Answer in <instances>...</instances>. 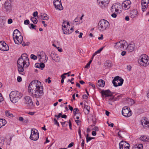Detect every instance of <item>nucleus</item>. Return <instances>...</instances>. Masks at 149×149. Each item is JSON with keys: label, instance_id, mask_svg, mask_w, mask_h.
Segmentation results:
<instances>
[{"label": "nucleus", "instance_id": "obj_59", "mask_svg": "<svg viewBox=\"0 0 149 149\" xmlns=\"http://www.w3.org/2000/svg\"><path fill=\"white\" fill-rule=\"evenodd\" d=\"M74 143L73 142H71L68 146V148H70L73 146Z\"/></svg>", "mask_w": 149, "mask_h": 149}, {"label": "nucleus", "instance_id": "obj_31", "mask_svg": "<svg viewBox=\"0 0 149 149\" xmlns=\"http://www.w3.org/2000/svg\"><path fill=\"white\" fill-rule=\"evenodd\" d=\"M105 82L102 80H99L97 82V85L100 87H103L104 86Z\"/></svg>", "mask_w": 149, "mask_h": 149}, {"label": "nucleus", "instance_id": "obj_33", "mask_svg": "<svg viewBox=\"0 0 149 149\" xmlns=\"http://www.w3.org/2000/svg\"><path fill=\"white\" fill-rule=\"evenodd\" d=\"M115 6V7L116 9V13H119V10L120 8V5L116 3L113 5Z\"/></svg>", "mask_w": 149, "mask_h": 149}, {"label": "nucleus", "instance_id": "obj_44", "mask_svg": "<svg viewBox=\"0 0 149 149\" xmlns=\"http://www.w3.org/2000/svg\"><path fill=\"white\" fill-rule=\"evenodd\" d=\"M19 32H20L18 30H17V29L15 30L14 31L13 36H14L16 34H17V33H19Z\"/></svg>", "mask_w": 149, "mask_h": 149}, {"label": "nucleus", "instance_id": "obj_14", "mask_svg": "<svg viewBox=\"0 0 149 149\" xmlns=\"http://www.w3.org/2000/svg\"><path fill=\"white\" fill-rule=\"evenodd\" d=\"M100 93L102 98L104 97H107L109 96H112L113 94V93L111 92L109 89L102 90L100 92Z\"/></svg>", "mask_w": 149, "mask_h": 149}, {"label": "nucleus", "instance_id": "obj_38", "mask_svg": "<svg viewBox=\"0 0 149 149\" xmlns=\"http://www.w3.org/2000/svg\"><path fill=\"white\" fill-rule=\"evenodd\" d=\"M141 139L143 141H147L148 139H147L146 136H143L140 137Z\"/></svg>", "mask_w": 149, "mask_h": 149}, {"label": "nucleus", "instance_id": "obj_41", "mask_svg": "<svg viewBox=\"0 0 149 149\" xmlns=\"http://www.w3.org/2000/svg\"><path fill=\"white\" fill-rule=\"evenodd\" d=\"M94 139L93 137H90L88 136V135L87 134V136L86 137V140L87 142H88V141H90L91 140L93 139Z\"/></svg>", "mask_w": 149, "mask_h": 149}, {"label": "nucleus", "instance_id": "obj_50", "mask_svg": "<svg viewBox=\"0 0 149 149\" xmlns=\"http://www.w3.org/2000/svg\"><path fill=\"white\" fill-rule=\"evenodd\" d=\"M17 81L18 82H20L22 81L21 77L20 76H18L17 77Z\"/></svg>", "mask_w": 149, "mask_h": 149}, {"label": "nucleus", "instance_id": "obj_16", "mask_svg": "<svg viewBox=\"0 0 149 149\" xmlns=\"http://www.w3.org/2000/svg\"><path fill=\"white\" fill-rule=\"evenodd\" d=\"M99 5L102 8L105 7L109 3V0H97Z\"/></svg>", "mask_w": 149, "mask_h": 149}, {"label": "nucleus", "instance_id": "obj_64", "mask_svg": "<svg viewBox=\"0 0 149 149\" xmlns=\"http://www.w3.org/2000/svg\"><path fill=\"white\" fill-rule=\"evenodd\" d=\"M93 130L95 131H98V128L97 127H95L93 128Z\"/></svg>", "mask_w": 149, "mask_h": 149}, {"label": "nucleus", "instance_id": "obj_60", "mask_svg": "<svg viewBox=\"0 0 149 149\" xmlns=\"http://www.w3.org/2000/svg\"><path fill=\"white\" fill-rule=\"evenodd\" d=\"M45 80L46 82H47L48 80V82L49 84L51 82L50 78L49 77L47 79H46Z\"/></svg>", "mask_w": 149, "mask_h": 149}, {"label": "nucleus", "instance_id": "obj_23", "mask_svg": "<svg viewBox=\"0 0 149 149\" xmlns=\"http://www.w3.org/2000/svg\"><path fill=\"white\" fill-rule=\"evenodd\" d=\"M13 39L15 44H19L22 43L23 38L22 36H21Z\"/></svg>", "mask_w": 149, "mask_h": 149}, {"label": "nucleus", "instance_id": "obj_26", "mask_svg": "<svg viewBox=\"0 0 149 149\" xmlns=\"http://www.w3.org/2000/svg\"><path fill=\"white\" fill-rule=\"evenodd\" d=\"M134 48V44H130L127 46V49L128 50L129 52H132Z\"/></svg>", "mask_w": 149, "mask_h": 149}, {"label": "nucleus", "instance_id": "obj_28", "mask_svg": "<svg viewBox=\"0 0 149 149\" xmlns=\"http://www.w3.org/2000/svg\"><path fill=\"white\" fill-rule=\"evenodd\" d=\"M90 107L88 105H85L84 111L86 114H88L90 111Z\"/></svg>", "mask_w": 149, "mask_h": 149}, {"label": "nucleus", "instance_id": "obj_19", "mask_svg": "<svg viewBox=\"0 0 149 149\" xmlns=\"http://www.w3.org/2000/svg\"><path fill=\"white\" fill-rule=\"evenodd\" d=\"M149 3V0H141L142 10L143 12L145 11L144 10L145 9L148 7Z\"/></svg>", "mask_w": 149, "mask_h": 149}, {"label": "nucleus", "instance_id": "obj_42", "mask_svg": "<svg viewBox=\"0 0 149 149\" xmlns=\"http://www.w3.org/2000/svg\"><path fill=\"white\" fill-rule=\"evenodd\" d=\"M79 109L77 108H75L73 110V113L74 116H75L77 114V112L79 111Z\"/></svg>", "mask_w": 149, "mask_h": 149}, {"label": "nucleus", "instance_id": "obj_15", "mask_svg": "<svg viewBox=\"0 0 149 149\" xmlns=\"http://www.w3.org/2000/svg\"><path fill=\"white\" fill-rule=\"evenodd\" d=\"M119 144L120 149H129L130 144L126 141H122Z\"/></svg>", "mask_w": 149, "mask_h": 149}, {"label": "nucleus", "instance_id": "obj_54", "mask_svg": "<svg viewBox=\"0 0 149 149\" xmlns=\"http://www.w3.org/2000/svg\"><path fill=\"white\" fill-rule=\"evenodd\" d=\"M13 22V20L12 19H9L8 20V23L9 24H10Z\"/></svg>", "mask_w": 149, "mask_h": 149}, {"label": "nucleus", "instance_id": "obj_62", "mask_svg": "<svg viewBox=\"0 0 149 149\" xmlns=\"http://www.w3.org/2000/svg\"><path fill=\"white\" fill-rule=\"evenodd\" d=\"M69 127L70 128V129H72V124H71V121L70 120H69Z\"/></svg>", "mask_w": 149, "mask_h": 149}, {"label": "nucleus", "instance_id": "obj_13", "mask_svg": "<svg viewBox=\"0 0 149 149\" xmlns=\"http://www.w3.org/2000/svg\"><path fill=\"white\" fill-rule=\"evenodd\" d=\"M131 2L129 0H126L124 1L122 5V8L124 10L129 9L131 6Z\"/></svg>", "mask_w": 149, "mask_h": 149}, {"label": "nucleus", "instance_id": "obj_39", "mask_svg": "<svg viewBox=\"0 0 149 149\" xmlns=\"http://www.w3.org/2000/svg\"><path fill=\"white\" fill-rule=\"evenodd\" d=\"M30 58L31 59L35 60L37 59L38 57L33 54H31L30 56Z\"/></svg>", "mask_w": 149, "mask_h": 149}, {"label": "nucleus", "instance_id": "obj_47", "mask_svg": "<svg viewBox=\"0 0 149 149\" xmlns=\"http://www.w3.org/2000/svg\"><path fill=\"white\" fill-rule=\"evenodd\" d=\"M54 124L57 125L58 126H59V124L58 123L57 121V120H56V118H54Z\"/></svg>", "mask_w": 149, "mask_h": 149}, {"label": "nucleus", "instance_id": "obj_30", "mask_svg": "<svg viewBox=\"0 0 149 149\" xmlns=\"http://www.w3.org/2000/svg\"><path fill=\"white\" fill-rule=\"evenodd\" d=\"M6 123V120L4 119H0V128Z\"/></svg>", "mask_w": 149, "mask_h": 149}, {"label": "nucleus", "instance_id": "obj_40", "mask_svg": "<svg viewBox=\"0 0 149 149\" xmlns=\"http://www.w3.org/2000/svg\"><path fill=\"white\" fill-rule=\"evenodd\" d=\"M103 49V47L99 49L95 52L93 54V56H95L97 54L100 53L102 50Z\"/></svg>", "mask_w": 149, "mask_h": 149}, {"label": "nucleus", "instance_id": "obj_22", "mask_svg": "<svg viewBox=\"0 0 149 149\" xmlns=\"http://www.w3.org/2000/svg\"><path fill=\"white\" fill-rule=\"evenodd\" d=\"M138 12L137 10L134 9L132 10L130 13V17L132 18L137 16Z\"/></svg>", "mask_w": 149, "mask_h": 149}, {"label": "nucleus", "instance_id": "obj_51", "mask_svg": "<svg viewBox=\"0 0 149 149\" xmlns=\"http://www.w3.org/2000/svg\"><path fill=\"white\" fill-rule=\"evenodd\" d=\"M78 132V134H79V135L80 138H81V130H80V127H79V128Z\"/></svg>", "mask_w": 149, "mask_h": 149}, {"label": "nucleus", "instance_id": "obj_48", "mask_svg": "<svg viewBox=\"0 0 149 149\" xmlns=\"http://www.w3.org/2000/svg\"><path fill=\"white\" fill-rule=\"evenodd\" d=\"M118 14V13H113L112 14L111 16L112 17L115 18L117 16V14Z\"/></svg>", "mask_w": 149, "mask_h": 149}, {"label": "nucleus", "instance_id": "obj_63", "mask_svg": "<svg viewBox=\"0 0 149 149\" xmlns=\"http://www.w3.org/2000/svg\"><path fill=\"white\" fill-rule=\"evenodd\" d=\"M19 120L20 121H22L24 120V118L22 117H20L19 118Z\"/></svg>", "mask_w": 149, "mask_h": 149}, {"label": "nucleus", "instance_id": "obj_3", "mask_svg": "<svg viewBox=\"0 0 149 149\" xmlns=\"http://www.w3.org/2000/svg\"><path fill=\"white\" fill-rule=\"evenodd\" d=\"M10 101L13 103H15L22 97V94L17 91L11 92L10 94Z\"/></svg>", "mask_w": 149, "mask_h": 149}, {"label": "nucleus", "instance_id": "obj_27", "mask_svg": "<svg viewBox=\"0 0 149 149\" xmlns=\"http://www.w3.org/2000/svg\"><path fill=\"white\" fill-rule=\"evenodd\" d=\"M6 22V19L4 16H1L0 17V24L1 25H4Z\"/></svg>", "mask_w": 149, "mask_h": 149}, {"label": "nucleus", "instance_id": "obj_35", "mask_svg": "<svg viewBox=\"0 0 149 149\" xmlns=\"http://www.w3.org/2000/svg\"><path fill=\"white\" fill-rule=\"evenodd\" d=\"M63 33L64 34H69L70 33H69V29H67V28L65 29H63Z\"/></svg>", "mask_w": 149, "mask_h": 149}, {"label": "nucleus", "instance_id": "obj_25", "mask_svg": "<svg viewBox=\"0 0 149 149\" xmlns=\"http://www.w3.org/2000/svg\"><path fill=\"white\" fill-rule=\"evenodd\" d=\"M4 9L6 11H8L11 9L12 6L10 3L5 2L4 4Z\"/></svg>", "mask_w": 149, "mask_h": 149}, {"label": "nucleus", "instance_id": "obj_46", "mask_svg": "<svg viewBox=\"0 0 149 149\" xmlns=\"http://www.w3.org/2000/svg\"><path fill=\"white\" fill-rule=\"evenodd\" d=\"M123 131H119L118 132V136H119L120 137H122L121 136V134L122 133H123Z\"/></svg>", "mask_w": 149, "mask_h": 149}, {"label": "nucleus", "instance_id": "obj_12", "mask_svg": "<svg viewBox=\"0 0 149 149\" xmlns=\"http://www.w3.org/2000/svg\"><path fill=\"white\" fill-rule=\"evenodd\" d=\"M53 3L55 7L57 10H62L63 9L61 0H54Z\"/></svg>", "mask_w": 149, "mask_h": 149}, {"label": "nucleus", "instance_id": "obj_32", "mask_svg": "<svg viewBox=\"0 0 149 149\" xmlns=\"http://www.w3.org/2000/svg\"><path fill=\"white\" fill-rule=\"evenodd\" d=\"M5 114L6 116L9 118L13 117V115L8 110L5 111Z\"/></svg>", "mask_w": 149, "mask_h": 149}, {"label": "nucleus", "instance_id": "obj_49", "mask_svg": "<svg viewBox=\"0 0 149 149\" xmlns=\"http://www.w3.org/2000/svg\"><path fill=\"white\" fill-rule=\"evenodd\" d=\"M29 23V20L26 19L24 20V24H28Z\"/></svg>", "mask_w": 149, "mask_h": 149}, {"label": "nucleus", "instance_id": "obj_36", "mask_svg": "<svg viewBox=\"0 0 149 149\" xmlns=\"http://www.w3.org/2000/svg\"><path fill=\"white\" fill-rule=\"evenodd\" d=\"M111 10L112 13H116V9L115 7V6L113 5L111 7Z\"/></svg>", "mask_w": 149, "mask_h": 149}, {"label": "nucleus", "instance_id": "obj_52", "mask_svg": "<svg viewBox=\"0 0 149 149\" xmlns=\"http://www.w3.org/2000/svg\"><path fill=\"white\" fill-rule=\"evenodd\" d=\"M62 114L61 113H59L58 115H55V117H57V119L58 120V118L60 117L62 115Z\"/></svg>", "mask_w": 149, "mask_h": 149}, {"label": "nucleus", "instance_id": "obj_11", "mask_svg": "<svg viewBox=\"0 0 149 149\" xmlns=\"http://www.w3.org/2000/svg\"><path fill=\"white\" fill-rule=\"evenodd\" d=\"M38 56L40 61L44 62L45 63L47 61L48 58L44 52L42 51L38 53Z\"/></svg>", "mask_w": 149, "mask_h": 149}, {"label": "nucleus", "instance_id": "obj_2", "mask_svg": "<svg viewBox=\"0 0 149 149\" xmlns=\"http://www.w3.org/2000/svg\"><path fill=\"white\" fill-rule=\"evenodd\" d=\"M17 65L23 66L27 68L30 65L29 61L27 54L24 53L22 54L17 61Z\"/></svg>", "mask_w": 149, "mask_h": 149}, {"label": "nucleus", "instance_id": "obj_58", "mask_svg": "<svg viewBox=\"0 0 149 149\" xmlns=\"http://www.w3.org/2000/svg\"><path fill=\"white\" fill-rule=\"evenodd\" d=\"M35 27V26L33 24H30V26H29V27L30 28H32V29H35L34 27Z\"/></svg>", "mask_w": 149, "mask_h": 149}, {"label": "nucleus", "instance_id": "obj_9", "mask_svg": "<svg viewBox=\"0 0 149 149\" xmlns=\"http://www.w3.org/2000/svg\"><path fill=\"white\" fill-rule=\"evenodd\" d=\"M39 138V135L38 131L34 129H32L31 131V134L30 136V139L33 141H36Z\"/></svg>", "mask_w": 149, "mask_h": 149}, {"label": "nucleus", "instance_id": "obj_56", "mask_svg": "<svg viewBox=\"0 0 149 149\" xmlns=\"http://www.w3.org/2000/svg\"><path fill=\"white\" fill-rule=\"evenodd\" d=\"M3 100V99L2 96L1 94L0 93V102H1Z\"/></svg>", "mask_w": 149, "mask_h": 149}, {"label": "nucleus", "instance_id": "obj_18", "mask_svg": "<svg viewBox=\"0 0 149 149\" xmlns=\"http://www.w3.org/2000/svg\"><path fill=\"white\" fill-rule=\"evenodd\" d=\"M50 56L52 59L56 62H59L60 61V58L58 55L55 53L52 52L50 54Z\"/></svg>", "mask_w": 149, "mask_h": 149}, {"label": "nucleus", "instance_id": "obj_24", "mask_svg": "<svg viewBox=\"0 0 149 149\" xmlns=\"http://www.w3.org/2000/svg\"><path fill=\"white\" fill-rule=\"evenodd\" d=\"M35 66L36 68H39L40 69L42 70L45 67V65L43 63L41 62L40 63H36Z\"/></svg>", "mask_w": 149, "mask_h": 149}, {"label": "nucleus", "instance_id": "obj_21", "mask_svg": "<svg viewBox=\"0 0 149 149\" xmlns=\"http://www.w3.org/2000/svg\"><path fill=\"white\" fill-rule=\"evenodd\" d=\"M18 70L19 73L21 74L24 75L25 74V72L24 71V69H25V68H24L23 66L19 65H17Z\"/></svg>", "mask_w": 149, "mask_h": 149}, {"label": "nucleus", "instance_id": "obj_29", "mask_svg": "<svg viewBox=\"0 0 149 149\" xmlns=\"http://www.w3.org/2000/svg\"><path fill=\"white\" fill-rule=\"evenodd\" d=\"M143 145L141 144H137L134 146L132 149H143Z\"/></svg>", "mask_w": 149, "mask_h": 149}, {"label": "nucleus", "instance_id": "obj_10", "mask_svg": "<svg viewBox=\"0 0 149 149\" xmlns=\"http://www.w3.org/2000/svg\"><path fill=\"white\" fill-rule=\"evenodd\" d=\"M122 114L124 116L126 117H129L132 115L131 110L127 107H124L123 108L122 111Z\"/></svg>", "mask_w": 149, "mask_h": 149}, {"label": "nucleus", "instance_id": "obj_20", "mask_svg": "<svg viewBox=\"0 0 149 149\" xmlns=\"http://www.w3.org/2000/svg\"><path fill=\"white\" fill-rule=\"evenodd\" d=\"M142 125H143L144 127H149V122L146 118H142L141 120Z\"/></svg>", "mask_w": 149, "mask_h": 149}, {"label": "nucleus", "instance_id": "obj_34", "mask_svg": "<svg viewBox=\"0 0 149 149\" xmlns=\"http://www.w3.org/2000/svg\"><path fill=\"white\" fill-rule=\"evenodd\" d=\"M40 16L42 17H43V19L44 20H48L49 19V16H48L46 14H44L43 15H41Z\"/></svg>", "mask_w": 149, "mask_h": 149}, {"label": "nucleus", "instance_id": "obj_61", "mask_svg": "<svg viewBox=\"0 0 149 149\" xmlns=\"http://www.w3.org/2000/svg\"><path fill=\"white\" fill-rule=\"evenodd\" d=\"M89 85L91 86L94 88H95V85L91 82L89 83Z\"/></svg>", "mask_w": 149, "mask_h": 149}, {"label": "nucleus", "instance_id": "obj_17", "mask_svg": "<svg viewBox=\"0 0 149 149\" xmlns=\"http://www.w3.org/2000/svg\"><path fill=\"white\" fill-rule=\"evenodd\" d=\"M9 49L8 46L4 42H0V50L3 51H7Z\"/></svg>", "mask_w": 149, "mask_h": 149}, {"label": "nucleus", "instance_id": "obj_8", "mask_svg": "<svg viewBox=\"0 0 149 149\" xmlns=\"http://www.w3.org/2000/svg\"><path fill=\"white\" fill-rule=\"evenodd\" d=\"M127 42L124 40H121L119 42L115 43L114 47L117 49H120L122 50L124 47L126 45Z\"/></svg>", "mask_w": 149, "mask_h": 149}, {"label": "nucleus", "instance_id": "obj_53", "mask_svg": "<svg viewBox=\"0 0 149 149\" xmlns=\"http://www.w3.org/2000/svg\"><path fill=\"white\" fill-rule=\"evenodd\" d=\"M38 14V13L37 11H36L33 13V15L34 17H36L37 16Z\"/></svg>", "mask_w": 149, "mask_h": 149}, {"label": "nucleus", "instance_id": "obj_43", "mask_svg": "<svg viewBox=\"0 0 149 149\" xmlns=\"http://www.w3.org/2000/svg\"><path fill=\"white\" fill-rule=\"evenodd\" d=\"M21 36L20 35V32L18 33L17 34H16L14 36H13V39H15L19 37L20 36Z\"/></svg>", "mask_w": 149, "mask_h": 149}, {"label": "nucleus", "instance_id": "obj_37", "mask_svg": "<svg viewBox=\"0 0 149 149\" xmlns=\"http://www.w3.org/2000/svg\"><path fill=\"white\" fill-rule=\"evenodd\" d=\"M31 19L34 24H36L38 20L36 18H34V17H31Z\"/></svg>", "mask_w": 149, "mask_h": 149}, {"label": "nucleus", "instance_id": "obj_6", "mask_svg": "<svg viewBox=\"0 0 149 149\" xmlns=\"http://www.w3.org/2000/svg\"><path fill=\"white\" fill-rule=\"evenodd\" d=\"M124 81V80L119 76L115 77L113 79L112 82L115 87L122 86Z\"/></svg>", "mask_w": 149, "mask_h": 149}, {"label": "nucleus", "instance_id": "obj_57", "mask_svg": "<svg viewBox=\"0 0 149 149\" xmlns=\"http://www.w3.org/2000/svg\"><path fill=\"white\" fill-rule=\"evenodd\" d=\"M75 122L77 123L78 125H79L80 124V121L78 120H75Z\"/></svg>", "mask_w": 149, "mask_h": 149}, {"label": "nucleus", "instance_id": "obj_45", "mask_svg": "<svg viewBox=\"0 0 149 149\" xmlns=\"http://www.w3.org/2000/svg\"><path fill=\"white\" fill-rule=\"evenodd\" d=\"M66 23V22H64L62 23V27H63V28H62V30L63 29H65L66 28V25H65Z\"/></svg>", "mask_w": 149, "mask_h": 149}, {"label": "nucleus", "instance_id": "obj_5", "mask_svg": "<svg viewBox=\"0 0 149 149\" xmlns=\"http://www.w3.org/2000/svg\"><path fill=\"white\" fill-rule=\"evenodd\" d=\"M138 63L143 66L146 67L149 65V59L145 54L141 55L139 57Z\"/></svg>", "mask_w": 149, "mask_h": 149}, {"label": "nucleus", "instance_id": "obj_4", "mask_svg": "<svg viewBox=\"0 0 149 149\" xmlns=\"http://www.w3.org/2000/svg\"><path fill=\"white\" fill-rule=\"evenodd\" d=\"M109 24L108 21L103 19L100 20L98 25V29L101 31L106 30L109 26Z\"/></svg>", "mask_w": 149, "mask_h": 149}, {"label": "nucleus", "instance_id": "obj_1", "mask_svg": "<svg viewBox=\"0 0 149 149\" xmlns=\"http://www.w3.org/2000/svg\"><path fill=\"white\" fill-rule=\"evenodd\" d=\"M43 86L41 83L37 80H34L29 84L28 91L31 96L36 98H39L42 96L43 94Z\"/></svg>", "mask_w": 149, "mask_h": 149}, {"label": "nucleus", "instance_id": "obj_55", "mask_svg": "<svg viewBox=\"0 0 149 149\" xmlns=\"http://www.w3.org/2000/svg\"><path fill=\"white\" fill-rule=\"evenodd\" d=\"M83 98L84 99H87L88 98V96L87 95H84L82 96Z\"/></svg>", "mask_w": 149, "mask_h": 149}, {"label": "nucleus", "instance_id": "obj_7", "mask_svg": "<svg viewBox=\"0 0 149 149\" xmlns=\"http://www.w3.org/2000/svg\"><path fill=\"white\" fill-rule=\"evenodd\" d=\"M24 103L26 107L29 108L34 107L33 102L31 97L29 96L25 97L24 98Z\"/></svg>", "mask_w": 149, "mask_h": 149}]
</instances>
